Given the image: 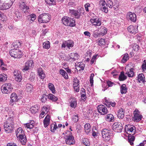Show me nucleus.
<instances>
[{"instance_id":"f257e3e1","label":"nucleus","mask_w":146,"mask_h":146,"mask_svg":"<svg viewBox=\"0 0 146 146\" xmlns=\"http://www.w3.org/2000/svg\"><path fill=\"white\" fill-rule=\"evenodd\" d=\"M14 121L12 117H10L4 122V127L6 133L11 132L14 129Z\"/></svg>"},{"instance_id":"09e8293b","label":"nucleus","mask_w":146,"mask_h":146,"mask_svg":"<svg viewBox=\"0 0 146 146\" xmlns=\"http://www.w3.org/2000/svg\"><path fill=\"white\" fill-rule=\"evenodd\" d=\"M82 142L86 146H87L90 145V141L86 137H84L83 139Z\"/></svg>"},{"instance_id":"6e6552de","label":"nucleus","mask_w":146,"mask_h":146,"mask_svg":"<svg viewBox=\"0 0 146 146\" xmlns=\"http://www.w3.org/2000/svg\"><path fill=\"white\" fill-rule=\"evenodd\" d=\"M74 45V42L72 40H69L63 42L62 44L61 47L62 48H67L70 49Z\"/></svg>"},{"instance_id":"20e7f679","label":"nucleus","mask_w":146,"mask_h":146,"mask_svg":"<svg viewBox=\"0 0 146 146\" xmlns=\"http://www.w3.org/2000/svg\"><path fill=\"white\" fill-rule=\"evenodd\" d=\"M50 18L51 17L48 13H43L38 16V20L40 23H47L49 21Z\"/></svg>"},{"instance_id":"f03ea898","label":"nucleus","mask_w":146,"mask_h":146,"mask_svg":"<svg viewBox=\"0 0 146 146\" xmlns=\"http://www.w3.org/2000/svg\"><path fill=\"white\" fill-rule=\"evenodd\" d=\"M62 23L65 25L74 27L75 24V21L73 18L68 17H63L62 19Z\"/></svg>"},{"instance_id":"bb28decb","label":"nucleus","mask_w":146,"mask_h":146,"mask_svg":"<svg viewBox=\"0 0 146 146\" xmlns=\"http://www.w3.org/2000/svg\"><path fill=\"white\" fill-rule=\"evenodd\" d=\"M66 142L67 144L70 145L74 144L75 143L74 137H68L66 140Z\"/></svg>"},{"instance_id":"58836bf2","label":"nucleus","mask_w":146,"mask_h":146,"mask_svg":"<svg viewBox=\"0 0 146 146\" xmlns=\"http://www.w3.org/2000/svg\"><path fill=\"white\" fill-rule=\"evenodd\" d=\"M70 59H72L73 61H74L78 59V55L77 54L72 53L70 56Z\"/></svg>"},{"instance_id":"412c9836","label":"nucleus","mask_w":146,"mask_h":146,"mask_svg":"<svg viewBox=\"0 0 146 146\" xmlns=\"http://www.w3.org/2000/svg\"><path fill=\"white\" fill-rule=\"evenodd\" d=\"M20 7L23 10L25 13H28V10L29 9V7L26 5L24 2H22L20 4Z\"/></svg>"},{"instance_id":"7ed1b4c3","label":"nucleus","mask_w":146,"mask_h":146,"mask_svg":"<svg viewBox=\"0 0 146 146\" xmlns=\"http://www.w3.org/2000/svg\"><path fill=\"white\" fill-rule=\"evenodd\" d=\"M85 11L83 8H81L76 11L74 9L69 10V13L71 15L74 16L75 18L78 19L81 16L84 15Z\"/></svg>"},{"instance_id":"4d7b16f0","label":"nucleus","mask_w":146,"mask_h":146,"mask_svg":"<svg viewBox=\"0 0 146 146\" xmlns=\"http://www.w3.org/2000/svg\"><path fill=\"white\" fill-rule=\"evenodd\" d=\"M29 16V19H30L32 21H34L36 19V15L34 14H31L28 15Z\"/></svg>"},{"instance_id":"2eb2a0df","label":"nucleus","mask_w":146,"mask_h":146,"mask_svg":"<svg viewBox=\"0 0 146 146\" xmlns=\"http://www.w3.org/2000/svg\"><path fill=\"white\" fill-rule=\"evenodd\" d=\"M12 4L11 3H2L1 0H0V9L3 10L8 9L11 7Z\"/></svg>"},{"instance_id":"a878e982","label":"nucleus","mask_w":146,"mask_h":146,"mask_svg":"<svg viewBox=\"0 0 146 146\" xmlns=\"http://www.w3.org/2000/svg\"><path fill=\"white\" fill-rule=\"evenodd\" d=\"M25 127L30 129H32L34 125V121L33 120L30 121L29 123H28L24 124Z\"/></svg>"},{"instance_id":"774afa93","label":"nucleus","mask_w":146,"mask_h":146,"mask_svg":"<svg viewBox=\"0 0 146 146\" xmlns=\"http://www.w3.org/2000/svg\"><path fill=\"white\" fill-rule=\"evenodd\" d=\"M73 85L74 86H79V80L77 79H75Z\"/></svg>"},{"instance_id":"4468645a","label":"nucleus","mask_w":146,"mask_h":146,"mask_svg":"<svg viewBox=\"0 0 146 146\" xmlns=\"http://www.w3.org/2000/svg\"><path fill=\"white\" fill-rule=\"evenodd\" d=\"M102 137L113 136L114 135V134L112 131H109L106 129H104L102 130Z\"/></svg>"},{"instance_id":"37998d69","label":"nucleus","mask_w":146,"mask_h":146,"mask_svg":"<svg viewBox=\"0 0 146 146\" xmlns=\"http://www.w3.org/2000/svg\"><path fill=\"white\" fill-rule=\"evenodd\" d=\"M42 45L43 47L45 48H49L50 47V42L47 40L43 43Z\"/></svg>"},{"instance_id":"13d9d810","label":"nucleus","mask_w":146,"mask_h":146,"mask_svg":"<svg viewBox=\"0 0 146 146\" xmlns=\"http://www.w3.org/2000/svg\"><path fill=\"white\" fill-rule=\"evenodd\" d=\"M132 47L133 48V49L135 51H138L139 50V45L136 43L134 44L133 45Z\"/></svg>"},{"instance_id":"5fc2aeb1","label":"nucleus","mask_w":146,"mask_h":146,"mask_svg":"<svg viewBox=\"0 0 146 146\" xmlns=\"http://www.w3.org/2000/svg\"><path fill=\"white\" fill-rule=\"evenodd\" d=\"M98 44L100 46H102L103 44H105V40L104 39L102 38H98Z\"/></svg>"},{"instance_id":"423d86ee","label":"nucleus","mask_w":146,"mask_h":146,"mask_svg":"<svg viewBox=\"0 0 146 146\" xmlns=\"http://www.w3.org/2000/svg\"><path fill=\"white\" fill-rule=\"evenodd\" d=\"M34 63L32 60H29L27 61L25 63L22 70L23 71L28 70L31 68H32L34 66Z\"/></svg>"},{"instance_id":"72a5a7b5","label":"nucleus","mask_w":146,"mask_h":146,"mask_svg":"<svg viewBox=\"0 0 146 146\" xmlns=\"http://www.w3.org/2000/svg\"><path fill=\"white\" fill-rule=\"evenodd\" d=\"M84 129L85 132L88 134L91 130V126L89 123H87L84 125Z\"/></svg>"},{"instance_id":"2f4dec72","label":"nucleus","mask_w":146,"mask_h":146,"mask_svg":"<svg viewBox=\"0 0 146 146\" xmlns=\"http://www.w3.org/2000/svg\"><path fill=\"white\" fill-rule=\"evenodd\" d=\"M21 46V43L19 40H17L14 42L11 45V47H14V49H16Z\"/></svg>"},{"instance_id":"9d476101","label":"nucleus","mask_w":146,"mask_h":146,"mask_svg":"<svg viewBox=\"0 0 146 146\" xmlns=\"http://www.w3.org/2000/svg\"><path fill=\"white\" fill-rule=\"evenodd\" d=\"M113 129L118 132H121L123 127L121 123L118 122L114 123L112 125Z\"/></svg>"},{"instance_id":"6ab92c4d","label":"nucleus","mask_w":146,"mask_h":146,"mask_svg":"<svg viewBox=\"0 0 146 146\" xmlns=\"http://www.w3.org/2000/svg\"><path fill=\"white\" fill-rule=\"evenodd\" d=\"M90 22L93 25L96 26H99L101 25V21L98 18L91 19Z\"/></svg>"},{"instance_id":"39448f33","label":"nucleus","mask_w":146,"mask_h":146,"mask_svg":"<svg viewBox=\"0 0 146 146\" xmlns=\"http://www.w3.org/2000/svg\"><path fill=\"white\" fill-rule=\"evenodd\" d=\"M13 89L11 84L8 83L5 84L3 85L1 90L2 92L4 93L8 94Z\"/></svg>"},{"instance_id":"a19ab883","label":"nucleus","mask_w":146,"mask_h":146,"mask_svg":"<svg viewBox=\"0 0 146 146\" xmlns=\"http://www.w3.org/2000/svg\"><path fill=\"white\" fill-rule=\"evenodd\" d=\"M15 18L16 21H17L21 19L22 17L21 15L18 11H15Z\"/></svg>"},{"instance_id":"de8ad7c7","label":"nucleus","mask_w":146,"mask_h":146,"mask_svg":"<svg viewBox=\"0 0 146 146\" xmlns=\"http://www.w3.org/2000/svg\"><path fill=\"white\" fill-rule=\"evenodd\" d=\"M48 87L49 89L53 93H55V88L53 84L51 83H49L48 84Z\"/></svg>"},{"instance_id":"4c0bfd02","label":"nucleus","mask_w":146,"mask_h":146,"mask_svg":"<svg viewBox=\"0 0 146 146\" xmlns=\"http://www.w3.org/2000/svg\"><path fill=\"white\" fill-rule=\"evenodd\" d=\"M145 76L143 74H139L138 76V80L140 82H144L145 81Z\"/></svg>"},{"instance_id":"c9c22d12","label":"nucleus","mask_w":146,"mask_h":146,"mask_svg":"<svg viewBox=\"0 0 146 146\" xmlns=\"http://www.w3.org/2000/svg\"><path fill=\"white\" fill-rule=\"evenodd\" d=\"M127 78V76L125 75L124 72H121L119 76V80L120 81H123L125 80Z\"/></svg>"},{"instance_id":"e433bc0d","label":"nucleus","mask_w":146,"mask_h":146,"mask_svg":"<svg viewBox=\"0 0 146 146\" xmlns=\"http://www.w3.org/2000/svg\"><path fill=\"white\" fill-rule=\"evenodd\" d=\"M38 108L37 105H35L31 108L30 110L32 113H35L38 111Z\"/></svg>"},{"instance_id":"69168bd1","label":"nucleus","mask_w":146,"mask_h":146,"mask_svg":"<svg viewBox=\"0 0 146 146\" xmlns=\"http://www.w3.org/2000/svg\"><path fill=\"white\" fill-rule=\"evenodd\" d=\"M78 116L77 115H74L72 116V120L75 122H77L78 121Z\"/></svg>"},{"instance_id":"052dcab7","label":"nucleus","mask_w":146,"mask_h":146,"mask_svg":"<svg viewBox=\"0 0 146 146\" xmlns=\"http://www.w3.org/2000/svg\"><path fill=\"white\" fill-rule=\"evenodd\" d=\"M100 35V33L99 32L98 30H95L93 32V36L95 38L98 37Z\"/></svg>"},{"instance_id":"c03bdc74","label":"nucleus","mask_w":146,"mask_h":146,"mask_svg":"<svg viewBox=\"0 0 146 146\" xmlns=\"http://www.w3.org/2000/svg\"><path fill=\"white\" fill-rule=\"evenodd\" d=\"M60 73L62 76L66 79H68V76L67 73L64 70L61 69L60 70Z\"/></svg>"},{"instance_id":"864d4df0","label":"nucleus","mask_w":146,"mask_h":146,"mask_svg":"<svg viewBox=\"0 0 146 146\" xmlns=\"http://www.w3.org/2000/svg\"><path fill=\"white\" fill-rule=\"evenodd\" d=\"M143 72L146 73V60H144L141 66Z\"/></svg>"},{"instance_id":"c756f323","label":"nucleus","mask_w":146,"mask_h":146,"mask_svg":"<svg viewBox=\"0 0 146 146\" xmlns=\"http://www.w3.org/2000/svg\"><path fill=\"white\" fill-rule=\"evenodd\" d=\"M105 119L108 121L112 122L114 121V117L112 114H109L105 116Z\"/></svg>"},{"instance_id":"338daca9","label":"nucleus","mask_w":146,"mask_h":146,"mask_svg":"<svg viewBox=\"0 0 146 146\" xmlns=\"http://www.w3.org/2000/svg\"><path fill=\"white\" fill-rule=\"evenodd\" d=\"M47 96L45 95H42L41 98V101L42 102L44 103L46 100Z\"/></svg>"},{"instance_id":"4be33fe9","label":"nucleus","mask_w":146,"mask_h":146,"mask_svg":"<svg viewBox=\"0 0 146 146\" xmlns=\"http://www.w3.org/2000/svg\"><path fill=\"white\" fill-rule=\"evenodd\" d=\"M127 29L129 32L134 34L137 32V28L136 26L130 25L128 27Z\"/></svg>"},{"instance_id":"f704fd0d","label":"nucleus","mask_w":146,"mask_h":146,"mask_svg":"<svg viewBox=\"0 0 146 146\" xmlns=\"http://www.w3.org/2000/svg\"><path fill=\"white\" fill-rule=\"evenodd\" d=\"M48 98L53 102H56L58 100V98L51 94H49L48 96Z\"/></svg>"},{"instance_id":"7c9ffc66","label":"nucleus","mask_w":146,"mask_h":146,"mask_svg":"<svg viewBox=\"0 0 146 146\" xmlns=\"http://www.w3.org/2000/svg\"><path fill=\"white\" fill-rule=\"evenodd\" d=\"M120 90L122 94H125L127 92V88L125 84H123L120 86Z\"/></svg>"},{"instance_id":"9b49d317","label":"nucleus","mask_w":146,"mask_h":146,"mask_svg":"<svg viewBox=\"0 0 146 146\" xmlns=\"http://www.w3.org/2000/svg\"><path fill=\"white\" fill-rule=\"evenodd\" d=\"M97 109L99 112L102 115L106 114L108 112V110L107 108L103 105H99Z\"/></svg>"},{"instance_id":"ddd939ff","label":"nucleus","mask_w":146,"mask_h":146,"mask_svg":"<svg viewBox=\"0 0 146 146\" xmlns=\"http://www.w3.org/2000/svg\"><path fill=\"white\" fill-rule=\"evenodd\" d=\"M13 74L15 80L18 82H20L22 78V75L20 71L18 70H15L13 72Z\"/></svg>"},{"instance_id":"e2e57ef3","label":"nucleus","mask_w":146,"mask_h":146,"mask_svg":"<svg viewBox=\"0 0 146 146\" xmlns=\"http://www.w3.org/2000/svg\"><path fill=\"white\" fill-rule=\"evenodd\" d=\"M100 9L103 12L106 13H107L108 12V9L107 7V5L100 8Z\"/></svg>"},{"instance_id":"b1692460","label":"nucleus","mask_w":146,"mask_h":146,"mask_svg":"<svg viewBox=\"0 0 146 146\" xmlns=\"http://www.w3.org/2000/svg\"><path fill=\"white\" fill-rule=\"evenodd\" d=\"M11 99L10 103H12L17 101V94L15 93H12L11 95Z\"/></svg>"},{"instance_id":"aec40b11","label":"nucleus","mask_w":146,"mask_h":146,"mask_svg":"<svg viewBox=\"0 0 146 146\" xmlns=\"http://www.w3.org/2000/svg\"><path fill=\"white\" fill-rule=\"evenodd\" d=\"M39 76L41 79H43L46 77V75L42 69L39 68L37 70Z\"/></svg>"},{"instance_id":"dca6fc26","label":"nucleus","mask_w":146,"mask_h":146,"mask_svg":"<svg viewBox=\"0 0 146 146\" xmlns=\"http://www.w3.org/2000/svg\"><path fill=\"white\" fill-rule=\"evenodd\" d=\"M128 66L125 67V70L126 72L125 74L127 75L129 77H132L135 76V73L134 72V69L133 68H128Z\"/></svg>"},{"instance_id":"1a4fd4ad","label":"nucleus","mask_w":146,"mask_h":146,"mask_svg":"<svg viewBox=\"0 0 146 146\" xmlns=\"http://www.w3.org/2000/svg\"><path fill=\"white\" fill-rule=\"evenodd\" d=\"M125 131L127 133L130 135L132 136L134 134V130L135 129V127L133 126L128 125L125 126Z\"/></svg>"},{"instance_id":"a18cd8bd","label":"nucleus","mask_w":146,"mask_h":146,"mask_svg":"<svg viewBox=\"0 0 146 146\" xmlns=\"http://www.w3.org/2000/svg\"><path fill=\"white\" fill-rule=\"evenodd\" d=\"M129 56L127 54H125L123 55L122 59L121 60V62L122 63H124L126 62L129 59Z\"/></svg>"},{"instance_id":"0e129e2a","label":"nucleus","mask_w":146,"mask_h":146,"mask_svg":"<svg viewBox=\"0 0 146 146\" xmlns=\"http://www.w3.org/2000/svg\"><path fill=\"white\" fill-rule=\"evenodd\" d=\"M90 4L89 3H87L84 5L85 10L86 12H89V8L90 7Z\"/></svg>"},{"instance_id":"680f3d73","label":"nucleus","mask_w":146,"mask_h":146,"mask_svg":"<svg viewBox=\"0 0 146 146\" xmlns=\"http://www.w3.org/2000/svg\"><path fill=\"white\" fill-rule=\"evenodd\" d=\"M107 5H108L109 7L111 8H112L113 6V2L111 0H107Z\"/></svg>"},{"instance_id":"49530a36","label":"nucleus","mask_w":146,"mask_h":146,"mask_svg":"<svg viewBox=\"0 0 146 146\" xmlns=\"http://www.w3.org/2000/svg\"><path fill=\"white\" fill-rule=\"evenodd\" d=\"M0 65L2 70H7L5 64H4L3 60L1 59H0Z\"/></svg>"},{"instance_id":"5701e85b","label":"nucleus","mask_w":146,"mask_h":146,"mask_svg":"<svg viewBox=\"0 0 146 146\" xmlns=\"http://www.w3.org/2000/svg\"><path fill=\"white\" fill-rule=\"evenodd\" d=\"M50 121V116L48 114L45 117L43 121L44 124V127H46L48 126L49 124V123Z\"/></svg>"},{"instance_id":"bf43d9fd","label":"nucleus","mask_w":146,"mask_h":146,"mask_svg":"<svg viewBox=\"0 0 146 146\" xmlns=\"http://www.w3.org/2000/svg\"><path fill=\"white\" fill-rule=\"evenodd\" d=\"M107 4L105 0H101L100 1L99 5L100 7H102L106 6Z\"/></svg>"},{"instance_id":"c85d7f7f","label":"nucleus","mask_w":146,"mask_h":146,"mask_svg":"<svg viewBox=\"0 0 146 146\" xmlns=\"http://www.w3.org/2000/svg\"><path fill=\"white\" fill-rule=\"evenodd\" d=\"M100 35L104 36L107 33L108 30L106 28L103 26H101L100 27Z\"/></svg>"},{"instance_id":"f3484780","label":"nucleus","mask_w":146,"mask_h":146,"mask_svg":"<svg viewBox=\"0 0 146 146\" xmlns=\"http://www.w3.org/2000/svg\"><path fill=\"white\" fill-rule=\"evenodd\" d=\"M127 18L133 22H135L136 21V15L134 13L129 12L127 15Z\"/></svg>"},{"instance_id":"6e6d98bb","label":"nucleus","mask_w":146,"mask_h":146,"mask_svg":"<svg viewBox=\"0 0 146 146\" xmlns=\"http://www.w3.org/2000/svg\"><path fill=\"white\" fill-rule=\"evenodd\" d=\"M98 55H94L92 57L90 60V63L91 64H93L96 61V60L98 58Z\"/></svg>"},{"instance_id":"0eeeda50","label":"nucleus","mask_w":146,"mask_h":146,"mask_svg":"<svg viewBox=\"0 0 146 146\" xmlns=\"http://www.w3.org/2000/svg\"><path fill=\"white\" fill-rule=\"evenodd\" d=\"M10 55L15 58H20L21 54V52L19 50L16 49H13L10 50Z\"/></svg>"},{"instance_id":"f8f14e48","label":"nucleus","mask_w":146,"mask_h":146,"mask_svg":"<svg viewBox=\"0 0 146 146\" xmlns=\"http://www.w3.org/2000/svg\"><path fill=\"white\" fill-rule=\"evenodd\" d=\"M142 116L141 115L139 111L135 110L134 111V117L133 119L135 121L137 122L141 120Z\"/></svg>"},{"instance_id":"3c124183","label":"nucleus","mask_w":146,"mask_h":146,"mask_svg":"<svg viewBox=\"0 0 146 146\" xmlns=\"http://www.w3.org/2000/svg\"><path fill=\"white\" fill-rule=\"evenodd\" d=\"M33 87L30 84H27L26 85V90L28 92H31L33 90Z\"/></svg>"},{"instance_id":"ea45409f","label":"nucleus","mask_w":146,"mask_h":146,"mask_svg":"<svg viewBox=\"0 0 146 146\" xmlns=\"http://www.w3.org/2000/svg\"><path fill=\"white\" fill-rule=\"evenodd\" d=\"M7 76L5 74H0V81L3 82L6 81L7 80Z\"/></svg>"},{"instance_id":"393cba45","label":"nucleus","mask_w":146,"mask_h":146,"mask_svg":"<svg viewBox=\"0 0 146 146\" xmlns=\"http://www.w3.org/2000/svg\"><path fill=\"white\" fill-rule=\"evenodd\" d=\"M70 106L71 107L75 108L76 106L77 102L76 99L74 97L70 99Z\"/></svg>"},{"instance_id":"a211bd4d","label":"nucleus","mask_w":146,"mask_h":146,"mask_svg":"<svg viewBox=\"0 0 146 146\" xmlns=\"http://www.w3.org/2000/svg\"><path fill=\"white\" fill-rule=\"evenodd\" d=\"M17 137H26L24 131L21 127H19L15 131Z\"/></svg>"},{"instance_id":"79ce46f5","label":"nucleus","mask_w":146,"mask_h":146,"mask_svg":"<svg viewBox=\"0 0 146 146\" xmlns=\"http://www.w3.org/2000/svg\"><path fill=\"white\" fill-rule=\"evenodd\" d=\"M127 138V137H126ZM127 139H125L131 145H134L133 142L135 139V137H127Z\"/></svg>"},{"instance_id":"8fccbe9b","label":"nucleus","mask_w":146,"mask_h":146,"mask_svg":"<svg viewBox=\"0 0 146 146\" xmlns=\"http://www.w3.org/2000/svg\"><path fill=\"white\" fill-rule=\"evenodd\" d=\"M19 139L23 145H25L27 142L26 137H19Z\"/></svg>"},{"instance_id":"473e14b6","label":"nucleus","mask_w":146,"mask_h":146,"mask_svg":"<svg viewBox=\"0 0 146 146\" xmlns=\"http://www.w3.org/2000/svg\"><path fill=\"white\" fill-rule=\"evenodd\" d=\"M84 67L85 64L82 62H79L78 63L77 65L76 66V69L78 70V68H80V69L79 70V71L83 70L84 69Z\"/></svg>"},{"instance_id":"cd10ccee","label":"nucleus","mask_w":146,"mask_h":146,"mask_svg":"<svg viewBox=\"0 0 146 146\" xmlns=\"http://www.w3.org/2000/svg\"><path fill=\"white\" fill-rule=\"evenodd\" d=\"M124 110L122 108L119 109L118 111V117L120 119L123 118L124 116Z\"/></svg>"},{"instance_id":"603ef678","label":"nucleus","mask_w":146,"mask_h":146,"mask_svg":"<svg viewBox=\"0 0 146 146\" xmlns=\"http://www.w3.org/2000/svg\"><path fill=\"white\" fill-rule=\"evenodd\" d=\"M57 128H58V127L56 124V123L52 124L51 125L50 129L51 132H54L55 130Z\"/></svg>"}]
</instances>
